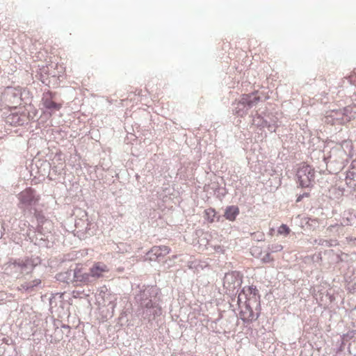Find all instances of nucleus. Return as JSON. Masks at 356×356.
<instances>
[{
  "label": "nucleus",
  "mask_w": 356,
  "mask_h": 356,
  "mask_svg": "<svg viewBox=\"0 0 356 356\" xmlns=\"http://www.w3.org/2000/svg\"><path fill=\"white\" fill-rule=\"evenodd\" d=\"M297 176L301 187H308L314 179L315 171L312 166L303 163L298 170Z\"/></svg>",
  "instance_id": "f257e3e1"
},
{
  "label": "nucleus",
  "mask_w": 356,
  "mask_h": 356,
  "mask_svg": "<svg viewBox=\"0 0 356 356\" xmlns=\"http://www.w3.org/2000/svg\"><path fill=\"white\" fill-rule=\"evenodd\" d=\"M18 199L20 203L29 206L38 202L40 200V197L35 195L34 189L29 187L19 193Z\"/></svg>",
  "instance_id": "f03ea898"
},
{
  "label": "nucleus",
  "mask_w": 356,
  "mask_h": 356,
  "mask_svg": "<svg viewBox=\"0 0 356 356\" xmlns=\"http://www.w3.org/2000/svg\"><path fill=\"white\" fill-rule=\"evenodd\" d=\"M54 94L50 91L44 92L42 97V105L51 112L59 111L62 107V104L54 102Z\"/></svg>",
  "instance_id": "7ed1b4c3"
},
{
  "label": "nucleus",
  "mask_w": 356,
  "mask_h": 356,
  "mask_svg": "<svg viewBox=\"0 0 356 356\" xmlns=\"http://www.w3.org/2000/svg\"><path fill=\"white\" fill-rule=\"evenodd\" d=\"M92 277L97 280L104 277L106 273L110 271L107 264L102 261H95L89 269Z\"/></svg>",
  "instance_id": "20e7f679"
},
{
  "label": "nucleus",
  "mask_w": 356,
  "mask_h": 356,
  "mask_svg": "<svg viewBox=\"0 0 356 356\" xmlns=\"http://www.w3.org/2000/svg\"><path fill=\"white\" fill-rule=\"evenodd\" d=\"M170 248L167 245H159L154 246L151 248L149 254H150V259H159L163 257L170 252Z\"/></svg>",
  "instance_id": "39448f33"
},
{
  "label": "nucleus",
  "mask_w": 356,
  "mask_h": 356,
  "mask_svg": "<svg viewBox=\"0 0 356 356\" xmlns=\"http://www.w3.org/2000/svg\"><path fill=\"white\" fill-rule=\"evenodd\" d=\"M241 318L245 322H251L255 320L256 316L254 312L249 305H246L244 309L241 312Z\"/></svg>",
  "instance_id": "423d86ee"
},
{
  "label": "nucleus",
  "mask_w": 356,
  "mask_h": 356,
  "mask_svg": "<svg viewBox=\"0 0 356 356\" xmlns=\"http://www.w3.org/2000/svg\"><path fill=\"white\" fill-rule=\"evenodd\" d=\"M74 278L76 281L82 282L85 284H89L91 282L92 275L90 272L89 273H81V270L75 271Z\"/></svg>",
  "instance_id": "0eeeda50"
},
{
  "label": "nucleus",
  "mask_w": 356,
  "mask_h": 356,
  "mask_svg": "<svg viewBox=\"0 0 356 356\" xmlns=\"http://www.w3.org/2000/svg\"><path fill=\"white\" fill-rule=\"evenodd\" d=\"M239 214V209L236 206L227 207L225 212V218L230 221L235 220L236 216Z\"/></svg>",
  "instance_id": "6e6552de"
},
{
  "label": "nucleus",
  "mask_w": 356,
  "mask_h": 356,
  "mask_svg": "<svg viewBox=\"0 0 356 356\" xmlns=\"http://www.w3.org/2000/svg\"><path fill=\"white\" fill-rule=\"evenodd\" d=\"M26 115L21 114L20 116L17 113H13L10 116L11 123L17 126H22L24 124Z\"/></svg>",
  "instance_id": "1a4fd4ad"
},
{
  "label": "nucleus",
  "mask_w": 356,
  "mask_h": 356,
  "mask_svg": "<svg viewBox=\"0 0 356 356\" xmlns=\"http://www.w3.org/2000/svg\"><path fill=\"white\" fill-rule=\"evenodd\" d=\"M216 214V213L215 209H213L212 208L207 209L204 211V218L209 222H214Z\"/></svg>",
  "instance_id": "9d476101"
},
{
  "label": "nucleus",
  "mask_w": 356,
  "mask_h": 356,
  "mask_svg": "<svg viewBox=\"0 0 356 356\" xmlns=\"http://www.w3.org/2000/svg\"><path fill=\"white\" fill-rule=\"evenodd\" d=\"M291 229L289 227L284 224H282L279 228H278V233L280 234H284L285 236H287L290 233Z\"/></svg>",
  "instance_id": "9b49d317"
},
{
  "label": "nucleus",
  "mask_w": 356,
  "mask_h": 356,
  "mask_svg": "<svg viewBox=\"0 0 356 356\" xmlns=\"http://www.w3.org/2000/svg\"><path fill=\"white\" fill-rule=\"evenodd\" d=\"M250 97V95H244L242 98L243 102L244 104H247L249 106H251L252 104H253L259 100V97H254V101L250 100L249 99Z\"/></svg>",
  "instance_id": "f8f14e48"
},
{
  "label": "nucleus",
  "mask_w": 356,
  "mask_h": 356,
  "mask_svg": "<svg viewBox=\"0 0 356 356\" xmlns=\"http://www.w3.org/2000/svg\"><path fill=\"white\" fill-rule=\"evenodd\" d=\"M349 175L353 176V179L356 180V160L353 161L351 163V169L349 171Z\"/></svg>",
  "instance_id": "ddd939ff"
},
{
  "label": "nucleus",
  "mask_w": 356,
  "mask_h": 356,
  "mask_svg": "<svg viewBox=\"0 0 356 356\" xmlns=\"http://www.w3.org/2000/svg\"><path fill=\"white\" fill-rule=\"evenodd\" d=\"M257 290L255 288H253L252 286H248L243 288L242 293L239 294V298L243 294H245L246 293H252V292H255ZM254 295H255V293H254Z\"/></svg>",
  "instance_id": "4468645a"
},
{
  "label": "nucleus",
  "mask_w": 356,
  "mask_h": 356,
  "mask_svg": "<svg viewBox=\"0 0 356 356\" xmlns=\"http://www.w3.org/2000/svg\"><path fill=\"white\" fill-rule=\"evenodd\" d=\"M353 335L354 331H350L342 336V340L344 341L347 340V338L351 339L352 337H353Z\"/></svg>",
  "instance_id": "2eb2a0df"
},
{
  "label": "nucleus",
  "mask_w": 356,
  "mask_h": 356,
  "mask_svg": "<svg viewBox=\"0 0 356 356\" xmlns=\"http://www.w3.org/2000/svg\"><path fill=\"white\" fill-rule=\"evenodd\" d=\"M40 283H41L40 280H35L33 281V284H31L30 286H26V289H29L30 288H33L34 286H36L39 285Z\"/></svg>",
  "instance_id": "dca6fc26"
},
{
  "label": "nucleus",
  "mask_w": 356,
  "mask_h": 356,
  "mask_svg": "<svg viewBox=\"0 0 356 356\" xmlns=\"http://www.w3.org/2000/svg\"><path fill=\"white\" fill-rule=\"evenodd\" d=\"M309 193H303L302 195H300L297 200H296V202H300L305 197H309Z\"/></svg>",
  "instance_id": "f3484780"
},
{
  "label": "nucleus",
  "mask_w": 356,
  "mask_h": 356,
  "mask_svg": "<svg viewBox=\"0 0 356 356\" xmlns=\"http://www.w3.org/2000/svg\"><path fill=\"white\" fill-rule=\"evenodd\" d=\"M282 248H283L282 245H276V246L275 247V250H274V251H280V250H282Z\"/></svg>",
  "instance_id": "a211bd4d"
},
{
  "label": "nucleus",
  "mask_w": 356,
  "mask_h": 356,
  "mask_svg": "<svg viewBox=\"0 0 356 356\" xmlns=\"http://www.w3.org/2000/svg\"><path fill=\"white\" fill-rule=\"evenodd\" d=\"M324 243H325L327 244V243H328V241L324 240V241H322L321 243H320L319 244L323 245Z\"/></svg>",
  "instance_id": "6ab92c4d"
},
{
  "label": "nucleus",
  "mask_w": 356,
  "mask_h": 356,
  "mask_svg": "<svg viewBox=\"0 0 356 356\" xmlns=\"http://www.w3.org/2000/svg\"><path fill=\"white\" fill-rule=\"evenodd\" d=\"M353 241H356V238L353 239Z\"/></svg>",
  "instance_id": "aec40b11"
}]
</instances>
